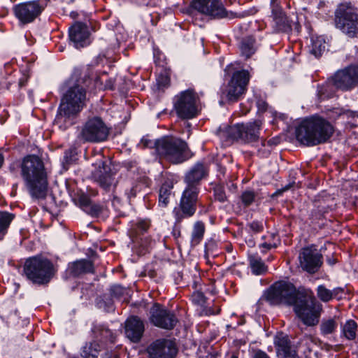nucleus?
I'll return each mask as SVG.
<instances>
[{"label": "nucleus", "instance_id": "nucleus-60", "mask_svg": "<svg viewBox=\"0 0 358 358\" xmlns=\"http://www.w3.org/2000/svg\"><path fill=\"white\" fill-rule=\"evenodd\" d=\"M206 314H210V315H211V314H214V313H213V312H212L210 310H209L206 313Z\"/></svg>", "mask_w": 358, "mask_h": 358}, {"label": "nucleus", "instance_id": "nucleus-9", "mask_svg": "<svg viewBox=\"0 0 358 358\" xmlns=\"http://www.w3.org/2000/svg\"><path fill=\"white\" fill-rule=\"evenodd\" d=\"M198 94L191 89L182 91L174 98V109L178 116L188 120L196 117L200 111Z\"/></svg>", "mask_w": 358, "mask_h": 358}, {"label": "nucleus", "instance_id": "nucleus-30", "mask_svg": "<svg viewBox=\"0 0 358 358\" xmlns=\"http://www.w3.org/2000/svg\"><path fill=\"white\" fill-rule=\"evenodd\" d=\"M241 53L247 58L250 57L255 52V41L252 37H246L241 41L240 46Z\"/></svg>", "mask_w": 358, "mask_h": 358}, {"label": "nucleus", "instance_id": "nucleus-22", "mask_svg": "<svg viewBox=\"0 0 358 358\" xmlns=\"http://www.w3.org/2000/svg\"><path fill=\"white\" fill-rule=\"evenodd\" d=\"M206 175V168L202 163H196L185 175L184 181L186 185L199 187L200 181Z\"/></svg>", "mask_w": 358, "mask_h": 358}, {"label": "nucleus", "instance_id": "nucleus-3", "mask_svg": "<svg viewBox=\"0 0 358 358\" xmlns=\"http://www.w3.org/2000/svg\"><path fill=\"white\" fill-rule=\"evenodd\" d=\"M21 176L31 197L45 198L48 189L47 173L43 161L31 155L25 157L20 166Z\"/></svg>", "mask_w": 358, "mask_h": 358}, {"label": "nucleus", "instance_id": "nucleus-49", "mask_svg": "<svg viewBox=\"0 0 358 358\" xmlns=\"http://www.w3.org/2000/svg\"><path fill=\"white\" fill-rule=\"evenodd\" d=\"M332 298H336L340 299L342 298L343 294H344V289L342 287H336L331 290Z\"/></svg>", "mask_w": 358, "mask_h": 358}, {"label": "nucleus", "instance_id": "nucleus-58", "mask_svg": "<svg viewBox=\"0 0 358 358\" xmlns=\"http://www.w3.org/2000/svg\"><path fill=\"white\" fill-rule=\"evenodd\" d=\"M93 208L94 210V213H99V207L94 206Z\"/></svg>", "mask_w": 358, "mask_h": 358}, {"label": "nucleus", "instance_id": "nucleus-11", "mask_svg": "<svg viewBox=\"0 0 358 358\" xmlns=\"http://www.w3.org/2000/svg\"><path fill=\"white\" fill-rule=\"evenodd\" d=\"M199 193L198 187L186 185L180 201V208L173 210V213L178 220L192 217L195 213Z\"/></svg>", "mask_w": 358, "mask_h": 358}, {"label": "nucleus", "instance_id": "nucleus-8", "mask_svg": "<svg viewBox=\"0 0 358 358\" xmlns=\"http://www.w3.org/2000/svg\"><path fill=\"white\" fill-rule=\"evenodd\" d=\"M187 143L180 138L173 136H164L158 139L157 153L174 164L181 163L186 160L185 152Z\"/></svg>", "mask_w": 358, "mask_h": 358}, {"label": "nucleus", "instance_id": "nucleus-20", "mask_svg": "<svg viewBox=\"0 0 358 358\" xmlns=\"http://www.w3.org/2000/svg\"><path fill=\"white\" fill-rule=\"evenodd\" d=\"M98 158L97 162L93 163L97 169L94 173V178L102 188L108 189L111 186L115 185L116 180L113 174L109 171L110 168L107 162L103 160L104 157L99 155Z\"/></svg>", "mask_w": 358, "mask_h": 358}, {"label": "nucleus", "instance_id": "nucleus-35", "mask_svg": "<svg viewBox=\"0 0 358 358\" xmlns=\"http://www.w3.org/2000/svg\"><path fill=\"white\" fill-rule=\"evenodd\" d=\"M99 351V346L96 343H90L83 346L82 356L84 357H96Z\"/></svg>", "mask_w": 358, "mask_h": 358}, {"label": "nucleus", "instance_id": "nucleus-48", "mask_svg": "<svg viewBox=\"0 0 358 358\" xmlns=\"http://www.w3.org/2000/svg\"><path fill=\"white\" fill-rule=\"evenodd\" d=\"M335 110V113L336 115H345L348 117H354L357 115V113L355 112H353V111H350V110H345L344 109H341V108H336L334 109Z\"/></svg>", "mask_w": 358, "mask_h": 358}, {"label": "nucleus", "instance_id": "nucleus-23", "mask_svg": "<svg viewBox=\"0 0 358 358\" xmlns=\"http://www.w3.org/2000/svg\"><path fill=\"white\" fill-rule=\"evenodd\" d=\"M278 358H299L294 350L292 349L286 339H278L275 342Z\"/></svg>", "mask_w": 358, "mask_h": 358}, {"label": "nucleus", "instance_id": "nucleus-26", "mask_svg": "<svg viewBox=\"0 0 358 358\" xmlns=\"http://www.w3.org/2000/svg\"><path fill=\"white\" fill-rule=\"evenodd\" d=\"M92 332L94 337L100 341H110L113 343L114 341V336L113 332L103 324H95L92 328Z\"/></svg>", "mask_w": 358, "mask_h": 358}, {"label": "nucleus", "instance_id": "nucleus-44", "mask_svg": "<svg viewBox=\"0 0 358 358\" xmlns=\"http://www.w3.org/2000/svg\"><path fill=\"white\" fill-rule=\"evenodd\" d=\"M76 160V155L75 152L71 150H66L64 152V159H63V164L69 165L71 164L73 162Z\"/></svg>", "mask_w": 358, "mask_h": 358}, {"label": "nucleus", "instance_id": "nucleus-24", "mask_svg": "<svg viewBox=\"0 0 358 358\" xmlns=\"http://www.w3.org/2000/svg\"><path fill=\"white\" fill-rule=\"evenodd\" d=\"M70 273L78 276L85 273L93 271V264L90 260L81 259L72 263L69 266Z\"/></svg>", "mask_w": 358, "mask_h": 358}, {"label": "nucleus", "instance_id": "nucleus-59", "mask_svg": "<svg viewBox=\"0 0 358 358\" xmlns=\"http://www.w3.org/2000/svg\"><path fill=\"white\" fill-rule=\"evenodd\" d=\"M168 83V78L166 77L164 78V83H163V85H165Z\"/></svg>", "mask_w": 358, "mask_h": 358}, {"label": "nucleus", "instance_id": "nucleus-45", "mask_svg": "<svg viewBox=\"0 0 358 358\" xmlns=\"http://www.w3.org/2000/svg\"><path fill=\"white\" fill-rule=\"evenodd\" d=\"M249 352L251 358H270L265 352L261 350L250 348Z\"/></svg>", "mask_w": 358, "mask_h": 358}, {"label": "nucleus", "instance_id": "nucleus-10", "mask_svg": "<svg viewBox=\"0 0 358 358\" xmlns=\"http://www.w3.org/2000/svg\"><path fill=\"white\" fill-rule=\"evenodd\" d=\"M109 129L99 117L89 118L83 125L79 138L85 142L98 143L107 139Z\"/></svg>", "mask_w": 358, "mask_h": 358}, {"label": "nucleus", "instance_id": "nucleus-41", "mask_svg": "<svg viewBox=\"0 0 358 358\" xmlns=\"http://www.w3.org/2000/svg\"><path fill=\"white\" fill-rule=\"evenodd\" d=\"M192 301L201 307H203L206 303V297L201 292L196 291L192 295Z\"/></svg>", "mask_w": 358, "mask_h": 358}, {"label": "nucleus", "instance_id": "nucleus-16", "mask_svg": "<svg viewBox=\"0 0 358 358\" xmlns=\"http://www.w3.org/2000/svg\"><path fill=\"white\" fill-rule=\"evenodd\" d=\"M44 7L37 1L15 5L13 11L15 17L23 24L33 22L42 12Z\"/></svg>", "mask_w": 358, "mask_h": 358}, {"label": "nucleus", "instance_id": "nucleus-13", "mask_svg": "<svg viewBox=\"0 0 358 358\" xmlns=\"http://www.w3.org/2000/svg\"><path fill=\"white\" fill-rule=\"evenodd\" d=\"M150 320L155 326L165 329H173L178 322L176 316L159 303L150 308Z\"/></svg>", "mask_w": 358, "mask_h": 358}, {"label": "nucleus", "instance_id": "nucleus-33", "mask_svg": "<svg viewBox=\"0 0 358 358\" xmlns=\"http://www.w3.org/2000/svg\"><path fill=\"white\" fill-rule=\"evenodd\" d=\"M172 188L173 185L168 183H164L161 187L159 195V203L161 206L166 207L168 205Z\"/></svg>", "mask_w": 358, "mask_h": 358}, {"label": "nucleus", "instance_id": "nucleus-62", "mask_svg": "<svg viewBox=\"0 0 358 358\" xmlns=\"http://www.w3.org/2000/svg\"><path fill=\"white\" fill-rule=\"evenodd\" d=\"M113 358H119L118 356L117 355H113Z\"/></svg>", "mask_w": 358, "mask_h": 358}, {"label": "nucleus", "instance_id": "nucleus-1", "mask_svg": "<svg viewBox=\"0 0 358 358\" xmlns=\"http://www.w3.org/2000/svg\"><path fill=\"white\" fill-rule=\"evenodd\" d=\"M271 305L287 304L294 306V310L303 323L314 326L319 322L321 305L312 296L304 295L290 282L280 281L274 283L264 295Z\"/></svg>", "mask_w": 358, "mask_h": 358}, {"label": "nucleus", "instance_id": "nucleus-38", "mask_svg": "<svg viewBox=\"0 0 358 358\" xmlns=\"http://www.w3.org/2000/svg\"><path fill=\"white\" fill-rule=\"evenodd\" d=\"M149 226L150 224L146 220H141L138 222L132 229L131 235L138 236V234L146 231L149 228Z\"/></svg>", "mask_w": 358, "mask_h": 358}, {"label": "nucleus", "instance_id": "nucleus-46", "mask_svg": "<svg viewBox=\"0 0 358 358\" xmlns=\"http://www.w3.org/2000/svg\"><path fill=\"white\" fill-rule=\"evenodd\" d=\"M125 292L124 287L119 285H113L110 288L111 294L115 297L121 296Z\"/></svg>", "mask_w": 358, "mask_h": 358}, {"label": "nucleus", "instance_id": "nucleus-43", "mask_svg": "<svg viewBox=\"0 0 358 358\" xmlns=\"http://www.w3.org/2000/svg\"><path fill=\"white\" fill-rule=\"evenodd\" d=\"M143 187L144 184L141 182H138L133 185L130 189H127L126 194H127L128 198L131 199V197H135L137 192H140Z\"/></svg>", "mask_w": 358, "mask_h": 358}, {"label": "nucleus", "instance_id": "nucleus-51", "mask_svg": "<svg viewBox=\"0 0 358 358\" xmlns=\"http://www.w3.org/2000/svg\"><path fill=\"white\" fill-rule=\"evenodd\" d=\"M257 106L259 111L263 112V111L266 110V107H267V103L264 101L259 100L257 102Z\"/></svg>", "mask_w": 358, "mask_h": 358}, {"label": "nucleus", "instance_id": "nucleus-18", "mask_svg": "<svg viewBox=\"0 0 358 358\" xmlns=\"http://www.w3.org/2000/svg\"><path fill=\"white\" fill-rule=\"evenodd\" d=\"M192 6L199 13L213 17L220 18L227 15L222 3L218 0H194Z\"/></svg>", "mask_w": 358, "mask_h": 358}, {"label": "nucleus", "instance_id": "nucleus-55", "mask_svg": "<svg viewBox=\"0 0 358 358\" xmlns=\"http://www.w3.org/2000/svg\"><path fill=\"white\" fill-rule=\"evenodd\" d=\"M0 314H1V317L3 320H6V319H7L8 317V315L5 314V313L3 312V309L0 311Z\"/></svg>", "mask_w": 358, "mask_h": 358}, {"label": "nucleus", "instance_id": "nucleus-54", "mask_svg": "<svg viewBox=\"0 0 358 358\" xmlns=\"http://www.w3.org/2000/svg\"><path fill=\"white\" fill-rule=\"evenodd\" d=\"M103 59H104L103 55H99L95 60V64H99L100 62H101L103 61Z\"/></svg>", "mask_w": 358, "mask_h": 358}, {"label": "nucleus", "instance_id": "nucleus-36", "mask_svg": "<svg viewBox=\"0 0 358 358\" xmlns=\"http://www.w3.org/2000/svg\"><path fill=\"white\" fill-rule=\"evenodd\" d=\"M315 344L313 337L305 336L299 342V348L303 352H310Z\"/></svg>", "mask_w": 358, "mask_h": 358}, {"label": "nucleus", "instance_id": "nucleus-32", "mask_svg": "<svg viewBox=\"0 0 358 358\" xmlns=\"http://www.w3.org/2000/svg\"><path fill=\"white\" fill-rule=\"evenodd\" d=\"M250 265L252 273L256 275H261L265 273L267 270V267L262 259L257 256L250 257Z\"/></svg>", "mask_w": 358, "mask_h": 358}, {"label": "nucleus", "instance_id": "nucleus-21", "mask_svg": "<svg viewBox=\"0 0 358 358\" xmlns=\"http://www.w3.org/2000/svg\"><path fill=\"white\" fill-rule=\"evenodd\" d=\"M144 332L143 322L136 316L131 317L125 322L126 336L133 342H138Z\"/></svg>", "mask_w": 358, "mask_h": 358}, {"label": "nucleus", "instance_id": "nucleus-14", "mask_svg": "<svg viewBox=\"0 0 358 358\" xmlns=\"http://www.w3.org/2000/svg\"><path fill=\"white\" fill-rule=\"evenodd\" d=\"M300 266L310 273L317 272L322 264V256L313 247L303 248L299 255Z\"/></svg>", "mask_w": 358, "mask_h": 358}, {"label": "nucleus", "instance_id": "nucleus-2", "mask_svg": "<svg viewBox=\"0 0 358 358\" xmlns=\"http://www.w3.org/2000/svg\"><path fill=\"white\" fill-rule=\"evenodd\" d=\"M66 85L67 90L62 98L55 119V124L62 130H66L74 124V119L86 102V85L82 79L73 75Z\"/></svg>", "mask_w": 358, "mask_h": 358}, {"label": "nucleus", "instance_id": "nucleus-40", "mask_svg": "<svg viewBox=\"0 0 358 358\" xmlns=\"http://www.w3.org/2000/svg\"><path fill=\"white\" fill-rule=\"evenodd\" d=\"M268 238H271L272 239V241H266V242L260 244L259 247L261 248L266 249V250H270L273 248L277 247V245L279 243V239H278V236L274 234H271L269 235Z\"/></svg>", "mask_w": 358, "mask_h": 358}, {"label": "nucleus", "instance_id": "nucleus-53", "mask_svg": "<svg viewBox=\"0 0 358 358\" xmlns=\"http://www.w3.org/2000/svg\"><path fill=\"white\" fill-rule=\"evenodd\" d=\"M271 11L273 8H280L278 5V0H271Z\"/></svg>", "mask_w": 358, "mask_h": 358}, {"label": "nucleus", "instance_id": "nucleus-64", "mask_svg": "<svg viewBox=\"0 0 358 358\" xmlns=\"http://www.w3.org/2000/svg\"><path fill=\"white\" fill-rule=\"evenodd\" d=\"M231 358H237V357L235 355H233Z\"/></svg>", "mask_w": 358, "mask_h": 358}, {"label": "nucleus", "instance_id": "nucleus-28", "mask_svg": "<svg viewBox=\"0 0 358 358\" xmlns=\"http://www.w3.org/2000/svg\"><path fill=\"white\" fill-rule=\"evenodd\" d=\"M338 324V317L323 320L320 324L322 334L328 335L334 332Z\"/></svg>", "mask_w": 358, "mask_h": 358}, {"label": "nucleus", "instance_id": "nucleus-4", "mask_svg": "<svg viewBox=\"0 0 358 358\" xmlns=\"http://www.w3.org/2000/svg\"><path fill=\"white\" fill-rule=\"evenodd\" d=\"M333 126L319 115L303 120L296 128V137L301 144L317 145L326 142L333 134Z\"/></svg>", "mask_w": 358, "mask_h": 358}, {"label": "nucleus", "instance_id": "nucleus-19", "mask_svg": "<svg viewBox=\"0 0 358 358\" xmlns=\"http://www.w3.org/2000/svg\"><path fill=\"white\" fill-rule=\"evenodd\" d=\"M69 38L77 49L89 45L92 41L88 27L80 22H75L69 28Z\"/></svg>", "mask_w": 358, "mask_h": 358}, {"label": "nucleus", "instance_id": "nucleus-52", "mask_svg": "<svg viewBox=\"0 0 358 358\" xmlns=\"http://www.w3.org/2000/svg\"><path fill=\"white\" fill-rule=\"evenodd\" d=\"M215 196L216 199L220 202H224L226 200V196L222 192H217Z\"/></svg>", "mask_w": 358, "mask_h": 358}, {"label": "nucleus", "instance_id": "nucleus-27", "mask_svg": "<svg viewBox=\"0 0 358 358\" xmlns=\"http://www.w3.org/2000/svg\"><path fill=\"white\" fill-rule=\"evenodd\" d=\"M311 41V54L316 57H320L326 49L325 37L324 36H313Z\"/></svg>", "mask_w": 358, "mask_h": 358}, {"label": "nucleus", "instance_id": "nucleus-29", "mask_svg": "<svg viewBox=\"0 0 358 358\" xmlns=\"http://www.w3.org/2000/svg\"><path fill=\"white\" fill-rule=\"evenodd\" d=\"M204 232V224L200 221L195 222L192 232L191 243L192 245H196L201 241Z\"/></svg>", "mask_w": 358, "mask_h": 358}, {"label": "nucleus", "instance_id": "nucleus-39", "mask_svg": "<svg viewBox=\"0 0 358 358\" xmlns=\"http://www.w3.org/2000/svg\"><path fill=\"white\" fill-rule=\"evenodd\" d=\"M157 144H158V139L153 140L151 139L148 136H145L141 138L138 146L143 148H155L157 151Z\"/></svg>", "mask_w": 358, "mask_h": 358}, {"label": "nucleus", "instance_id": "nucleus-25", "mask_svg": "<svg viewBox=\"0 0 358 358\" xmlns=\"http://www.w3.org/2000/svg\"><path fill=\"white\" fill-rule=\"evenodd\" d=\"M271 13L275 26L278 31H287L290 29L289 21L281 8H273Z\"/></svg>", "mask_w": 358, "mask_h": 358}, {"label": "nucleus", "instance_id": "nucleus-31", "mask_svg": "<svg viewBox=\"0 0 358 358\" xmlns=\"http://www.w3.org/2000/svg\"><path fill=\"white\" fill-rule=\"evenodd\" d=\"M357 324L354 320H348L342 326V334L348 340H353L357 335Z\"/></svg>", "mask_w": 358, "mask_h": 358}, {"label": "nucleus", "instance_id": "nucleus-47", "mask_svg": "<svg viewBox=\"0 0 358 358\" xmlns=\"http://www.w3.org/2000/svg\"><path fill=\"white\" fill-rule=\"evenodd\" d=\"M248 227L255 233H258L263 230V224L257 221L252 222L248 224Z\"/></svg>", "mask_w": 358, "mask_h": 358}, {"label": "nucleus", "instance_id": "nucleus-57", "mask_svg": "<svg viewBox=\"0 0 358 358\" xmlns=\"http://www.w3.org/2000/svg\"><path fill=\"white\" fill-rule=\"evenodd\" d=\"M71 16L72 17L75 18V17H76L78 16V14H77V13H76V12H72V13H71Z\"/></svg>", "mask_w": 358, "mask_h": 358}, {"label": "nucleus", "instance_id": "nucleus-17", "mask_svg": "<svg viewBox=\"0 0 358 358\" xmlns=\"http://www.w3.org/2000/svg\"><path fill=\"white\" fill-rule=\"evenodd\" d=\"M150 358H173L177 349L170 340L162 339L152 343L148 348Z\"/></svg>", "mask_w": 358, "mask_h": 358}, {"label": "nucleus", "instance_id": "nucleus-34", "mask_svg": "<svg viewBox=\"0 0 358 358\" xmlns=\"http://www.w3.org/2000/svg\"><path fill=\"white\" fill-rule=\"evenodd\" d=\"M14 216L13 214L5 211H0V239L6 232Z\"/></svg>", "mask_w": 358, "mask_h": 358}, {"label": "nucleus", "instance_id": "nucleus-7", "mask_svg": "<svg viewBox=\"0 0 358 358\" xmlns=\"http://www.w3.org/2000/svg\"><path fill=\"white\" fill-rule=\"evenodd\" d=\"M335 23L338 29L350 38H358L357 10L350 3H341L335 12Z\"/></svg>", "mask_w": 358, "mask_h": 358}, {"label": "nucleus", "instance_id": "nucleus-61", "mask_svg": "<svg viewBox=\"0 0 358 358\" xmlns=\"http://www.w3.org/2000/svg\"><path fill=\"white\" fill-rule=\"evenodd\" d=\"M219 312H220V309L217 308V310L216 311H215V314H217Z\"/></svg>", "mask_w": 358, "mask_h": 358}, {"label": "nucleus", "instance_id": "nucleus-63", "mask_svg": "<svg viewBox=\"0 0 358 358\" xmlns=\"http://www.w3.org/2000/svg\"><path fill=\"white\" fill-rule=\"evenodd\" d=\"M329 263H330L331 264H334V261L333 262V260H331V262L329 261Z\"/></svg>", "mask_w": 358, "mask_h": 358}, {"label": "nucleus", "instance_id": "nucleus-12", "mask_svg": "<svg viewBox=\"0 0 358 358\" xmlns=\"http://www.w3.org/2000/svg\"><path fill=\"white\" fill-rule=\"evenodd\" d=\"M337 89L348 90L358 85V66L350 65L338 70L329 80Z\"/></svg>", "mask_w": 358, "mask_h": 358}, {"label": "nucleus", "instance_id": "nucleus-50", "mask_svg": "<svg viewBox=\"0 0 358 358\" xmlns=\"http://www.w3.org/2000/svg\"><path fill=\"white\" fill-rule=\"evenodd\" d=\"M79 202L83 207H87L91 205L90 199L86 195H81L79 198Z\"/></svg>", "mask_w": 358, "mask_h": 358}, {"label": "nucleus", "instance_id": "nucleus-6", "mask_svg": "<svg viewBox=\"0 0 358 358\" xmlns=\"http://www.w3.org/2000/svg\"><path fill=\"white\" fill-rule=\"evenodd\" d=\"M262 122L255 120L246 124H237L234 126L220 128L218 134L226 140L241 139L244 142H253L258 139Z\"/></svg>", "mask_w": 358, "mask_h": 358}, {"label": "nucleus", "instance_id": "nucleus-5", "mask_svg": "<svg viewBox=\"0 0 358 358\" xmlns=\"http://www.w3.org/2000/svg\"><path fill=\"white\" fill-rule=\"evenodd\" d=\"M24 273L32 282L43 285L49 282L55 271L52 264L48 259L34 257L26 261Z\"/></svg>", "mask_w": 358, "mask_h": 358}, {"label": "nucleus", "instance_id": "nucleus-42", "mask_svg": "<svg viewBox=\"0 0 358 358\" xmlns=\"http://www.w3.org/2000/svg\"><path fill=\"white\" fill-rule=\"evenodd\" d=\"M255 197V194L254 192L246 190L243 192L241 195V200L245 206H249L253 202Z\"/></svg>", "mask_w": 358, "mask_h": 358}, {"label": "nucleus", "instance_id": "nucleus-56", "mask_svg": "<svg viewBox=\"0 0 358 358\" xmlns=\"http://www.w3.org/2000/svg\"><path fill=\"white\" fill-rule=\"evenodd\" d=\"M3 162V157L2 155L0 154V168L1 167Z\"/></svg>", "mask_w": 358, "mask_h": 358}, {"label": "nucleus", "instance_id": "nucleus-15", "mask_svg": "<svg viewBox=\"0 0 358 358\" xmlns=\"http://www.w3.org/2000/svg\"><path fill=\"white\" fill-rule=\"evenodd\" d=\"M249 81V74L246 71L234 73L226 90V97L229 101H236L245 91Z\"/></svg>", "mask_w": 358, "mask_h": 358}, {"label": "nucleus", "instance_id": "nucleus-37", "mask_svg": "<svg viewBox=\"0 0 358 358\" xmlns=\"http://www.w3.org/2000/svg\"><path fill=\"white\" fill-rule=\"evenodd\" d=\"M331 294V290L324 285H319L317 288V296L323 302H328L332 299Z\"/></svg>", "mask_w": 358, "mask_h": 358}]
</instances>
